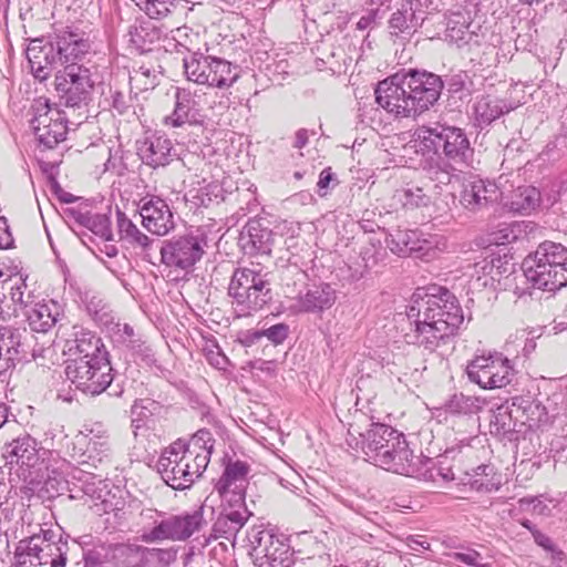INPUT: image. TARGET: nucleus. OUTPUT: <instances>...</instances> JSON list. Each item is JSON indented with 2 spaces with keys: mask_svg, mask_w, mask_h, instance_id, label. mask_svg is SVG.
I'll list each match as a JSON object with an SVG mask.
<instances>
[{
  "mask_svg": "<svg viewBox=\"0 0 567 567\" xmlns=\"http://www.w3.org/2000/svg\"><path fill=\"white\" fill-rule=\"evenodd\" d=\"M443 86L432 72H398L378 83L375 102L395 118H416L439 101Z\"/></svg>",
  "mask_w": 567,
  "mask_h": 567,
  "instance_id": "1",
  "label": "nucleus"
},
{
  "mask_svg": "<svg viewBox=\"0 0 567 567\" xmlns=\"http://www.w3.org/2000/svg\"><path fill=\"white\" fill-rule=\"evenodd\" d=\"M524 271L534 288L559 290L567 285V248L553 241L542 243L525 258Z\"/></svg>",
  "mask_w": 567,
  "mask_h": 567,
  "instance_id": "2",
  "label": "nucleus"
},
{
  "mask_svg": "<svg viewBox=\"0 0 567 567\" xmlns=\"http://www.w3.org/2000/svg\"><path fill=\"white\" fill-rule=\"evenodd\" d=\"M463 322L461 309L453 303L443 302L436 296H427L419 306L416 339L426 348H434L453 336Z\"/></svg>",
  "mask_w": 567,
  "mask_h": 567,
  "instance_id": "3",
  "label": "nucleus"
},
{
  "mask_svg": "<svg viewBox=\"0 0 567 567\" xmlns=\"http://www.w3.org/2000/svg\"><path fill=\"white\" fill-rule=\"evenodd\" d=\"M269 282L260 271L236 269L231 276L228 295L244 313L258 311L270 300Z\"/></svg>",
  "mask_w": 567,
  "mask_h": 567,
  "instance_id": "4",
  "label": "nucleus"
},
{
  "mask_svg": "<svg viewBox=\"0 0 567 567\" xmlns=\"http://www.w3.org/2000/svg\"><path fill=\"white\" fill-rule=\"evenodd\" d=\"M189 81L217 89L230 87L238 79L231 63L215 56H190L184 61Z\"/></svg>",
  "mask_w": 567,
  "mask_h": 567,
  "instance_id": "5",
  "label": "nucleus"
},
{
  "mask_svg": "<svg viewBox=\"0 0 567 567\" xmlns=\"http://www.w3.org/2000/svg\"><path fill=\"white\" fill-rule=\"evenodd\" d=\"M111 371L109 360L97 362L70 359L65 368L68 379L78 389L91 395H97L109 388L113 380Z\"/></svg>",
  "mask_w": 567,
  "mask_h": 567,
  "instance_id": "6",
  "label": "nucleus"
},
{
  "mask_svg": "<svg viewBox=\"0 0 567 567\" xmlns=\"http://www.w3.org/2000/svg\"><path fill=\"white\" fill-rule=\"evenodd\" d=\"M466 372L468 379L485 390L502 389L512 381L509 360L499 354L477 355L472 359Z\"/></svg>",
  "mask_w": 567,
  "mask_h": 567,
  "instance_id": "7",
  "label": "nucleus"
},
{
  "mask_svg": "<svg viewBox=\"0 0 567 567\" xmlns=\"http://www.w3.org/2000/svg\"><path fill=\"white\" fill-rule=\"evenodd\" d=\"M32 109L34 115L31 126L39 142L52 148L64 141L68 127L61 112L52 109L44 97L35 100Z\"/></svg>",
  "mask_w": 567,
  "mask_h": 567,
  "instance_id": "8",
  "label": "nucleus"
},
{
  "mask_svg": "<svg viewBox=\"0 0 567 567\" xmlns=\"http://www.w3.org/2000/svg\"><path fill=\"white\" fill-rule=\"evenodd\" d=\"M159 252L162 262L167 267L188 270L202 259L205 251L202 239L185 235L165 240Z\"/></svg>",
  "mask_w": 567,
  "mask_h": 567,
  "instance_id": "9",
  "label": "nucleus"
},
{
  "mask_svg": "<svg viewBox=\"0 0 567 567\" xmlns=\"http://www.w3.org/2000/svg\"><path fill=\"white\" fill-rule=\"evenodd\" d=\"M54 71V87L69 103L75 105L86 99L93 87L89 69L79 63H70L55 66Z\"/></svg>",
  "mask_w": 567,
  "mask_h": 567,
  "instance_id": "10",
  "label": "nucleus"
},
{
  "mask_svg": "<svg viewBox=\"0 0 567 567\" xmlns=\"http://www.w3.org/2000/svg\"><path fill=\"white\" fill-rule=\"evenodd\" d=\"M250 471L251 466L247 461L225 458L223 474L215 485L220 497L229 503L241 504L249 484Z\"/></svg>",
  "mask_w": 567,
  "mask_h": 567,
  "instance_id": "11",
  "label": "nucleus"
},
{
  "mask_svg": "<svg viewBox=\"0 0 567 567\" xmlns=\"http://www.w3.org/2000/svg\"><path fill=\"white\" fill-rule=\"evenodd\" d=\"M63 351L72 357V359L97 362H101V360H109L107 352L101 338L78 326L72 327L69 338L65 340Z\"/></svg>",
  "mask_w": 567,
  "mask_h": 567,
  "instance_id": "12",
  "label": "nucleus"
},
{
  "mask_svg": "<svg viewBox=\"0 0 567 567\" xmlns=\"http://www.w3.org/2000/svg\"><path fill=\"white\" fill-rule=\"evenodd\" d=\"M140 214L142 226L153 235L163 237L175 228L173 212L168 204L157 197L150 196L141 200Z\"/></svg>",
  "mask_w": 567,
  "mask_h": 567,
  "instance_id": "13",
  "label": "nucleus"
},
{
  "mask_svg": "<svg viewBox=\"0 0 567 567\" xmlns=\"http://www.w3.org/2000/svg\"><path fill=\"white\" fill-rule=\"evenodd\" d=\"M252 557L258 567H290L293 564L290 546L270 533H261Z\"/></svg>",
  "mask_w": 567,
  "mask_h": 567,
  "instance_id": "14",
  "label": "nucleus"
},
{
  "mask_svg": "<svg viewBox=\"0 0 567 567\" xmlns=\"http://www.w3.org/2000/svg\"><path fill=\"white\" fill-rule=\"evenodd\" d=\"M367 449L375 453L383 465H390L401 449V434L384 424H372L367 432Z\"/></svg>",
  "mask_w": 567,
  "mask_h": 567,
  "instance_id": "15",
  "label": "nucleus"
},
{
  "mask_svg": "<svg viewBox=\"0 0 567 567\" xmlns=\"http://www.w3.org/2000/svg\"><path fill=\"white\" fill-rule=\"evenodd\" d=\"M513 272V264L506 255H491L474 265V275L480 287L496 289L503 279Z\"/></svg>",
  "mask_w": 567,
  "mask_h": 567,
  "instance_id": "16",
  "label": "nucleus"
},
{
  "mask_svg": "<svg viewBox=\"0 0 567 567\" xmlns=\"http://www.w3.org/2000/svg\"><path fill=\"white\" fill-rule=\"evenodd\" d=\"M501 199V190L495 183L476 179L464 185L461 205L471 212H477Z\"/></svg>",
  "mask_w": 567,
  "mask_h": 567,
  "instance_id": "17",
  "label": "nucleus"
},
{
  "mask_svg": "<svg viewBox=\"0 0 567 567\" xmlns=\"http://www.w3.org/2000/svg\"><path fill=\"white\" fill-rule=\"evenodd\" d=\"M23 315L27 317L29 326L33 331L47 332L56 322L59 306L53 300L33 301Z\"/></svg>",
  "mask_w": 567,
  "mask_h": 567,
  "instance_id": "18",
  "label": "nucleus"
},
{
  "mask_svg": "<svg viewBox=\"0 0 567 567\" xmlns=\"http://www.w3.org/2000/svg\"><path fill=\"white\" fill-rule=\"evenodd\" d=\"M196 97H200V95L186 92L185 90L178 92L176 94L175 110L165 118V124L179 127L186 123L195 122L200 112L199 102Z\"/></svg>",
  "mask_w": 567,
  "mask_h": 567,
  "instance_id": "19",
  "label": "nucleus"
},
{
  "mask_svg": "<svg viewBox=\"0 0 567 567\" xmlns=\"http://www.w3.org/2000/svg\"><path fill=\"white\" fill-rule=\"evenodd\" d=\"M209 432L198 431L188 443L184 451L185 461H192L194 463L195 472H204L207 467L213 445L207 446L209 441Z\"/></svg>",
  "mask_w": 567,
  "mask_h": 567,
  "instance_id": "20",
  "label": "nucleus"
},
{
  "mask_svg": "<svg viewBox=\"0 0 567 567\" xmlns=\"http://www.w3.org/2000/svg\"><path fill=\"white\" fill-rule=\"evenodd\" d=\"M540 202L539 190L534 186L524 185L512 192L507 205L515 213L529 215L539 207Z\"/></svg>",
  "mask_w": 567,
  "mask_h": 567,
  "instance_id": "21",
  "label": "nucleus"
},
{
  "mask_svg": "<svg viewBox=\"0 0 567 567\" xmlns=\"http://www.w3.org/2000/svg\"><path fill=\"white\" fill-rule=\"evenodd\" d=\"M444 154L450 158H457L470 148V141L462 128L444 126L441 132V146Z\"/></svg>",
  "mask_w": 567,
  "mask_h": 567,
  "instance_id": "22",
  "label": "nucleus"
},
{
  "mask_svg": "<svg viewBox=\"0 0 567 567\" xmlns=\"http://www.w3.org/2000/svg\"><path fill=\"white\" fill-rule=\"evenodd\" d=\"M40 537H30L19 543L16 553V567H41L44 558L38 542Z\"/></svg>",
  "mask_w": 567,
  "mask_h": 567,
  "instance_id": "23",
  "label": "nucleus"
},
{
  "mask_svg": "<svg viewBox=\"0 0 567 567\" xmlns=\"http://www.w3.org/2000/svg\"><path fill=\"white\" fill-rule=\"evenodd\" d=\"M27 58L31 70L37 79L44 81L49 78L51 70L60 66L58 61H49L48 54L43 52L38 41H32L27 49Z\"/></svg>",
  "mask_w": 567,
  "mask_h": 567,
  "instance_id": "24",
  "label": "nucleus"
},
{
  "mask_svg": "<svg viewBox=\"0 0 567 567\" xmlns=\"http://www.w3.org/2000/svg\"><path fill=\"white\" fill-rule=\"evenodd\" d=\"M86 51V42L81 39H76L73 34H70L58 42V63L59 65L78 63Z\"/></svg>",
  "mask_w": 567,
  "mask_h": 567,
  "instance_id": "25",
  "label": "nucleus"
},
{
  "mask_svg": "<svg viewBox=\"0 0 567 567\" xmlns=\"http://www.w3.org/2000/svg\"><path fill=\"white\" fill-rule=\"evenodd\" d=\"M336 300L334 290L326 284L309 290L302 298L301 305L306 311L323 310L330 308Z\"/></svg>",
  "mask_w": 567,
  "mask_h": 567,
  "instance_id": "26",
  "label": "nucleus"
},
{
  "mask_svg": "<svg viewBox=\"0 0 567 567\" xmlns=\"http://www.w3.org/2000/svg\"><path fill=\"white\" fill-rule=\"evenodd\" d=\"M188 465L185 461L184 454L178 456V454H174V458L168 457L167 464H164V473L168 481H171V486L174 488H184L188 484H190V478L188 477Z\"/></svg>",
  "mask_w": 567,
  "mask_h": 567,
  "instance_id": "27",
  "label": "nucleus"
},
{
  "mask_svg": "<svg viewBox=\"0 0 567 567\" xmlns=\"http://www.w3.org/2000/svg\"><path fill=\"white\" fill-rule=\"evenodd\" d=\"M116 219L120 237L122 239L128 240L130 243L141 247H147L150 245L151 240L148 236L142 233L124 213L117 212Z\"/></svg>",
  "mask_w": 567,
  "mask_h": 567,
  "instance_id": "28",
  "label": "nucleus"
},
{
  "mask_svg": "<svg viewBox=\"0 0 567 567\" xmlns=\"http://www.w3.org/2000/svg\"><path fill=\"white\" fill-rule=\"evenodd\" d=\"M414 13L411 10H396L389 19L388 28L391 35L411 34L414 28Z\"/></svg>",
  "mask_w": 567,
  "mask_h": 567,
  "instance_id": "29",
  "label": "nucleus"
},
{
  "mask_svg": "<svg viewBox=\"0 0 567 567\" xmlns=\"http://www.w3.org/2000/svg\"><path fill=\"white\" fill-rule=\"evenodd\" d=\"M443 125H437L436 127H429L425 125L419 126L413 136L414 141L419 143V146L424 150L431 152H437L441 146V132Z\"/></svg>",
  "mask_w": 567,
  "mask_h": 567,
  "instance_id": "30",
  "label": "nucleus"
},
{
  "mask_svg": "<svg viewBox=\"0 0 567 567\" xmlns=\"http://www.w3.org/2000/svg\"><path fill=\"white\" fill-rule=\"evenodd\" d=\"M172 529L173 540L188 538L198 527L197 516L185 515L168 518Z\"/></svg>",
  "mask_w": 567,
  "mask_h": 567,
  "instance_id": "31",
  "label": "nucleus"
},
{
  "mask_svg": "<svg viewBox=\"0 0 567 567\" xmlns=\"http://www.w3.org/2000/svg\"><path fill=\"white\" fill-rule=\"evenodd\" d=\"M394 198L406 209L425 207L430 204V197L419 187L398 189Z\"/></svg>",
  "mask_w": 567,
  "mask_h": 567,
  "instance_id": "32",
  "label": "nucleus"
},
{
  "mask_svg": "<svg viewBox=\"0 0 567 567\" xmlns=\"http://www.w3.org/2000/svg\"><path fill=\"white\" fill-rule=\"evenodd\" d=\"M175 0H145L142 1V10L152 19H162L168 16Z\"/></svg>",
  "mask_w": 567,
  "mask_h": 567,
  "instance_id": "33",
  "label": "nucleus"
},
{
  "mask_svg": "<svg viewBox=\"0 0 567 567\" xmlns=\"http://www.w3.org/2000/svg\"><path fill=\"white\" fill-rule=\"evenodd\" d=\"M12 454L21 461L22 464L31 465L37 460L34 442L30 439H23L16 442Z\"/></svg>",
  "mask_w": 567,
  "mask_h": 567,
  "instance_id": "34",
  "label": "nucleus"
},
{
  "mask_svg": "<svg viewBox=\"0 0 567 567\" xmlns=\"http://www.w3.org/2000/svg\"><path fill=\"white\" fill-rule=\"evenodd\" d=\"M453 558L456 561L463 563L472 567H488V560L483 557L478 551L474 549H466L465 551H458L453 554Z\"/></svg>",
  "mask_w": 567,
  "mask_h": 567,
  "instance_id": "35",
  "label": "nucleus"
},
{
  "mask_svg": "<svg viewBox=\"0 0 567 567\" xmlns=\"http://www.w3.org/2000/svg\"><path fill=\"white\" fill-rule=\"evenodd\" d=\"M165 539H173L172 529L168 519L163 520L148 533L142 535V540L145 543H155Z\"/></svg>",
  "mask_w": 567,
  "mask_h": 567,
  "instance_id": "36",
  "label": "nucleus"
},
{
  "mask_svg": "<svg viewBox=\"0 0 567 567\" xmlns=\"http://www.w3.org/2000/svg\"><path fill=\"white\" fill-rule=\"evenodd\" d=\"M261 337L268 338L274 344H281L288 337V327L284 323H278L256 332V338Z\"/></svg>",
  "mask_w": 567,
  "mask_h": 567,
  "instance_id": "37",
  "label": "nucleus"
},
{
  "mask_svg": "<svg viewBox=\"0 0 567 567\" xmlns=\"http://www.w3.org/2000/svg\"><path fill=\"white\" fill-rule=\"evenodd\" d=\"M25 289L27 286L23 282L10 287L11 299L14 303L20 306V310L22 311V313H24L25 309H28L33 303V301L31 300V293H25Z\"/></svg>",
  "mask_w": 567,
  "mask_h": 567,
  "instance_id": "38",
  "label": "nucleus"
},
{
  "mask_svg": "<svg viewBox=\"0 0 567 567\" xmlns=\"http://www.w3.org/2000/svg\"><path fill=\"white\" fill-rule=\"evenodd\" d=\"M11 337L0 330V372L6 370L10 358L8 357L11 348Z\"/></svg>",
  "mask_w": 567,
  "mask_h": 567,
  "instance_id": "39",
  "label": "nucleus"
},
{
  "mask_svg": "<svg viewBox=\"0 0 567 567\" xmlns=\"http://www.w3.org/2000/svg\"><path fill=\"white\" fill-rule=\"evenodd\" d=\"M333 181V173L331 167H327L321 171L317 183L318 193L321 197L327 196L330 183Z\"/></svg>",
  "mask_w": 567,
  "mask_h": 567,
  "instance_id": "40",
  "label": "nucleus"
},
{
  "mask_svg": "<svg viewBox=\"0 0 567 567\" xmlns=\"http://www.w3.org/2000/svg\"><path fill=\"white\" fill-rule=\"evenodd\" d=\"M12 237L8 229L7 220L0 218V249H4L11 246Z\"/></svg>",
  "mask_w": 567,
  "mask_h": 567,
  "instance_id": "41",
  "label": "nucleus"
},
{
  "mask_svg": "<svg viewBox=\"0 0 567 567\" xmlns=\"http://www.w3.org/2000/svg\"><path fill=\"white\" fill-rule=\"evenodd\" d=\"M514 238L515 235L513 234V230L507 226L501 228L494 235V241L497 245H505L506 243H511Z\"/></svg>",
  "mask_w": 567,
  "mask_h": 567,
  "instance_id": "42",
  "label": "nucleus"
},
{
  "mask_svg": "<svg viewBox=\"0 0 567 567\" xmlns=\"http://www.w3.org/2000/svg\"><path fill=\"white\" fill-rule=\"evenodd\" d=\"M65 566V558L62 557V555H56L55 557H51L49 559V556L44 554V558L42 559L41 567H64Z\"/></svg>",
  "mask_w": 567,
  "mask_h": 567,
  "instance_id": "43",
  "label": "nucleus"
},
{
  "mask_svg": "<svg viewBox=\"0 0 567 567\" xmlns=\"http://www.w3.org/2000/svg\"><path fill=\"white\" fill-rule=\"evenodd\" d=\"M308 142V137L305 131H299L296 134L295 147L302 148Z\"/></svg>",
  "mask_w": 567,
  "mask_h": 567,
  "instance_id": "44",
  "label": "nucleus"
},
{
  "mask_svg": "<svg viewBox=\"0 0 567 567\" xmlns=\"http://www.w3.org/2000/svg\"><path fill=\"white\" fill-rule=\"evenodd\" d=\"M187 462V474H188V477L190 478V483H193L194 478L195 477H199L202 475V472H195L194 471V463L192 461H186Z\"/></svg>",
  "mask_w": 567,
  "mask_h": 567,
  "instance_id": "45",
  "label": "nucleus"
},
{
  "mask_svg": "<svg viewBox=\"0 0 567 567\" xmlns=\"http://www.w3.org/2000/svg\"><path fill=\"white\" fill-rule=\"evenodd\" d=\"M8 411L4 403L0 402V427L7 422Z\"/></svg>",
  "mask_w": 567,
  "mask_h": 567,
  "instance_id": "46",
  "label": "nucleus"
},
{
  "mask_svg": "<svg viewBox=\"0 0 567 567\" xmlns=\"http://www.w3.org/2000/svg\"><path fill=\"white\" fill-rule=\"evenodd\" d=\"M520 2L525 3V4H534V3H539L542 2L543 0H519Z\"/></svg>",
  "mask_w": 567,
  "mask_h": 567,
  "instance_id": "47",
  "label": "nucleus"
},
{
  "mask_svg": "<svg viewBox=\"0 0 567 567\" xmlns=\"http://www.w3.org/2000/svg\"><path fill=\"white\" fill-rule=\"evenodd\" d=\"M235 516H236V514L231 515V516H230V520H236V522H238V523H239V520H238ZM240 524H243V523L240 522Z\"/></svg>",
  "mask_w": 567,
  "mask_h": 567,
  "instance_id": "48",
  "label": "nucleus"
},
{
  "mask_svg": "<svg viewBox=\"0 0 567 567\" xmlns=\"http://www.w3.org/2000/svg\"><path fill=\"white\" fill-rule=\"evenodd\" d=\"M523 526H525L526 528L530 529L529 525L527 523H523Z\"/></svg>",
  "mask_w": 567,
  "mask_h": 567,
  "instance_id": "49",
  "label": "nucleus"
},
{
  "mask_svg": "<svg viewBox=\"0 0 567 567\" xmlns=\"http://www.w3.org/2000/svg\"><path fill=\"white\" fill-rule=\"evenodd\" d=\"M4 276H6V275H4L2 271H0V280H1Z\"/></svg>",
  "mask_w": 567,
  "mask_h": 567,
  "instance_id": "50",
  "label": "nucleus"
},
{
  "mask_svg": "<svg viewBox=\"0 0 567 567\" xmlns=\"http://www.w3.org/2000/svg\"><path fill=\"white\" fill-rule=\"evenodd\" d=\"M295 176H296L297 178H301V174H299V173H296V175H295Z\"/></svg>",
  "mask_w": 567,
  "mask_h": 567,
  "instance_id": "51",
  "label": "nucleus"
},
{
  "mask_svg": "<svg viewBox=\"0 0 567 567\" xmlns=\"http://www.w3.org/2000/svg\"><path fill=\"white\" fill-rule=\"evenodd\" d=\"M539 544H540V546H545V544H544V539H540V543H539Z\"/></svg>",
  "mask_w": 567,
  "mask_h": 567,
  "instance_id": "52",
  "label": "nucleus"
},
{
  "mask_svg": "<svg viewBox=\"0 0 567 567\" xmlns=\"http://www.w3.org/2000/svg\"><path fill=\"white\" fill-rule=\"evenodd\" d=\"M539 544H540V546H545V544H544V539H540V543H539Z\"/></svg>",
  "mask_w": 567,
  "mask_h": 567,
  "instance_id": "53",
  "label": "nucleus"
}]
</instances>
